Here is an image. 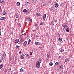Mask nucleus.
Here are the masks:
<instances>
[{"label":"nucleus","instance_id":"f257e3e1","mask_svg":"<svg viewBox=\"0 0 74 74\" xmlns=\"http://www.w3.org/2000/svg\"><path fill=\"white\" fill-rule=\"evenodd\" d=\"M40 63H41V62L37 61L36 63V66L38 68H40Z\"/></svg>","mask_w":74,"mask_h":74},{"label":"nucleus","instance_id":"f03ea898","mask_svg":"<svg viewBox=\"0 0 74 74\" xmlns=\"http://www.w3.org/2000/svg\"><path fill=\"white\" fill-rule=\"evenodd\" d=\"M62 26L64 28L63 30L64 31H65L66 29V28L67 27V25L64 23H62Z\"/></svg>","mask_w":74,"mask_h":74},{"label":"nucleus","instance_id":"7ed1b4c3","mask_svg":"<svg viewBox=\"0 0 74 74\" xmlns=\"http://www.w3.org/2000/svg\"><path fill=\"white\" fill-rule=\"evenodd\" d=\"M25 56V55L24 54H22V55L21 56L20 58L21 59H23Z\"/></svg>","mask_w":74,"mask_h":74},{"label":"nucleus","instance_id":"20e7f679","mask_svg":"<svg viewBox=\"0 0 74 74\" xmlns=\"http://www.w3.org/2000/svg\"><path fill=\"white\" fill-rule=\"evenodd\" d=\"M35 44L36 45H40V43L36 42L35 43Z\"/></svg>","mask_w":74,"mask_h":74},{"label":"nucleus","instance_id":"39448f33","mask_svg":"<svg viewBox=\"0 0 74 74\" xmlns=\"http://www.w3.org/2000/svg\"><path fill=\"white\" fill-rule=\"evenodd\" d=\"M21 26V23H17V27H20Z\"/></svg>","mask_w":74,"mask_h":74},{"label":"nucleus","instance_id":"423d86ee","mask_svg":"<svg viewBox=\"0 0 74 74\" xmlns=\"http://www.w3.org/2000/svg\"><path fill=\"white\" fill-rule=\"evenodd\" d=\"M5 17L0 18V20H5Z\"/></svg>","mask_w":74,"mask_h":74},{"label":"nucleus","instance_id":"0eeeda50","mask_svg":"<svg viewBox=\"0 0 74 74\" xmlns=\"http://www.w3.org/2000/svg\"><path fill=\"white\" fill-rule=\"evenodd\" d=\"M69 61V58H67L65 60V62H67Z\"/></svg>","mask_w":74,"mask_h":74},{"label":"nucleus","instance_id":"6e6552de","mask_svg":"<svg viewBox=\"0 0 74 74\" xmlns=\"http://www.w3.org/2000/svg\"><path fill=\"white\" fill-rule=\"evenodd\" d=\"M27 42L26 41H25V42H24L23 44V46H26L27 45Z\"/></svg>","mask_w":74,"mask_h":74},{"label":"nucleus","instance_id":"1a4fd4ad","mask_svg":"<svg viewBox=\"0 0 74 74\" xmlns=\"http://www.w3.org/2000/svg\"><path fill=\"white\" fill-rule=\"evenodd\" d=\"M19 40L18 39H16L15 40V43L16 44H17V43H18V42H19Z\"/></svg>","mask_w":74,"mask_h":74},{"label":"nucleus","instance_id":"9d476101","mask_svg":"<svg viewBox=\"0 0 74 74\" xmlns=\"http://www.w3.org/2000/svg\"><path fill=\"white\" fill-rule=\"evenodd\" d=\"M36 16H40V15H41V14L39 12L36 13Z\"/></svg>","mask_w":74,"mask_h":74},{"label":"nucleus","instance_id":"9b49d317","mask_svg":"<svg viewBox=\"0 0 74 74\" xmlns=\"http://www.w3.org/2000/svg\"><path fill=\"white\" fill-rule=\"evenodd\" d=\"M3 55L4 58H6V54L5 53H3Z\"/></svg>","mask_w":74,"mask_h":74},{"label":"nucleus","instance_id":"f8f14e48","mask_svg":"<svg viewBox=\"0 0 74 74\" xmlns=\"http://www.w3.org/2000/svg\"><path fill=\"white\" fill-rule=\"evenodd\" d=\"M47 18V17H46V14H45L43 16V19L44 20H45V18Z\"/></svg>","mask_w":74,"mask_h":74},{"label":"nucleus","instance_id":"ddd939ff","mask_svg":"<svg viewBox=\"0 0 74 74\" xmlns=\"http://www.w3.org/2000/svg\"><path fill=\"white\" fill-rule=\"evenodd\" d=\"M23 41H24V40H23V39H21L20 40L19 42H20V43H22V42H23Z\"/></svg>","mask_w":74,"mask_h":74},{"label":"nucleus","instance_id":"4468645a","mask_svg":"<svg viewBox=\"0 0 74 74\" xmlns=\"http://www.w3.org/2000/svg\"><path fill=\"white\" fill-rule=\"evenodd\" d=\"M24 70L23 69H20V72H22V73H23V72H24Z\"/></svg>","mask_w":74,"mask_h":74},{"label":"nucleus","instance_id":"2eb2a0df","mask_svg":"<svg viewBox=\"0 0 74 74\" xmlns=\"http://www.w3.org/2000/svg\"><path fill=\"white\" fill-rule=\"evenodd\" d=\"M58 6H59V4L58 3H56L55 5V7L57 8V7H58Z\"/></svg>","mask_w":74,"mask_h":74},{"label":"nucleus","instance_id":"dca6fc26","mask_svg":"<svg viewBox=\"0 0 74 74\" xmlns=\"http://www.w3.org/2000/svg\"><path fill=\"white\" fill-rule=\"evenodd\" d=\"M27 19H28V21L30 22H31L32 21V20L31 19H30V18H27Z\"/></svg>","mask_w":74,"mask_h":74},{"label":"nucleus","instance_id":"f3484780","mask_svg":"<svg viewBox=\"0 0 74 74\" xmlns=\"http://www.w3.org/2000/svg\"><path fill=\"white\" fill-rule=\"evenodd\" d=\"M30 42H31V40H30V39H29L28 40V44H30Z\"/></svg>","mask_w":74,"mask_h":74},{"label":"nucleus","instance_id":"a211bd4d","mask_svg":"<svg viewBox=\"0 0 74 74\" xmlns=\"http://www.w3.org/2000/svg\"><path fill=\"white\" fill-rule=\"evenodd\" d=\"M27 10L26 9H24V10H23V12H27Z\"/></svg>","mask_w":74,"mask_h":74},{"label":"nucleus","instance_id":"6ab92c4d","mask_svg":"<svg viewBox=\"0 0 74 74\" xmlns=\"http://www.w3.org/2000/svg\"><path fill=\"white\" fill-rule=\"evenodd\" d=\"M58 41H62V39L61 38H60L58 39Z\"/></svg>","mask_w":74,"mask_h":74},{"label":"nucleus","instance_id":"aec40b11","mask_svg":"<svg viewBox=\"0 0 74 74\" xmlns=\"http://www.w3.org/2000/svg\"><path fill=\"white\" fill-rule=\"evenodd\" d=\"M3 64H1L0 65V69H1L3 67Z\"/></svg>","mask_w":74,"mask_h":74},{"label":"nucleus","instance_id":"412c9836","mask_svg":"<svg viewBox=\"0 0 74 74\" xmlns=\"http://www.w3.org/2000/svg\"><path fill=\"white\" fill-rule=\"evenodd\" d=\"M16 4L18 6L19 5H20V3H19V2H17Z\"/></svg>","mask_w":74,"mask_h":74},{"label":"nucleus","instance_id":"4be33fe9","mask_svg":"<svg viewBox=\"0 0 74 74\" xmlns=\"http://www.w3.org/2000/svg\"><path fill=\"white\" fill-rule=\"evenodd\" d=\"M6 14V13H5V12L4 11V12H3V15H5Z\"/></svg>","mask_w":74,"mask_h":74},{"label":"nucleus","instance_id":"5701e85b","mask_svg":"<svg viewBox=\"0 0 74 74\" xmlns=\"http://www.w3.org/2000/svg\"><path fill=\"white\" fill-rule=\"evenodd\" d=\"M43 24H44V23L42 22L40 23V25H41V26H42Z\"/></svg>","mask_w":74,"mask_h":74},{"label":"nucleus","instance_id":"b1692460","mask_svg":"<svg viewBox=\"0 0 74 74\" xmlns=\"http://www.w3.org/2000/svg\"><path fill=\"white\" fill-rule=\"evenodd\" d=\"M50 66H52L53 65V63L52 62H50L49 64Z\"/></svg>","mask_w":74,"mask_h":74},{"label":"nucleus","instance_id":"393cba45","mask_svg":"<svg viewBox=\"0 0 74 74\" xmlns=\"http://www.w3.org/2000/svg\"><path fill=\"white\" fill-rule=\"evenodd\" d=\"M4 1V0H0V3H1L2 2H3Z\"/></svg>","mask_w":74,"mask_h":74},{"label":"nucleus","instance_id":"a878e982","mask_svg":"<svg viewBox=\"0 0 74 74\" xmlns=\"http://www.w3.org/2000/svg\"><path fill=\"white\" fill-rule=\"evenodd\" d=\"M25 36V34H22V35H21V38H22V37H23V36Z\"/></svg>","mask_w":74,"mask_h":74},{"label":"nucleus","instance_id":"bb28decb","mask_svg":"<svg viewBox=\"0 0 74 74\" xmlns=\"http://www.w3.org/2000/svg\"><path fill=\"white\" fill-rule=\"evenodd\" d=\"M58 62H56L55 63V65H58L59 64L58 63Z\"/></svg>","mask_w":74,"mask_h":74},{"label":"nucleus","instance_id":"cd10ccee","mask_svg":"<svg viewBox=\"0 0 74 74\" xmlns=\"http://www.w3.org/2000/svg\"><path fill=\"white\" fill-rule=\"evenodd\" d=\"M8 70V69H5L4 70V71L5 72V73H7V71Z\"/></svg>","mask_w":74,"mask_h":74},{"label":"nucleus","instance_id":"c85d7f7f","mask_svg":"<svg viewBox=\"0 0 74 74\" xmlns=\"http://www.w3.org/2000/svg\"><path fill=\"white\" fill-rule=\"evenodd\" d=\"M66 32H69V28H67L66 29Z\"/></svg>","mask_w":74,"mask_h":74},{"label":"nucleus","instance_id":"c756f323","mask_svg":"<svg viewBox=\"0 0 74 74\" xmlns=\"http://www.w3.org/2000/svg\"><path fill=\"white\" fill-rule=\"evenodd\" d=\"M34 24H35L34 25V26H35V27H37L38 26V24H36V23H35Z\"/></svg>","mask_w":74,"mask_h":74},{"label":"nucleus","instance_id":"7c9ffc66","mask_svg":"<svg viewBox=\"0 0 74 74\" xmlns=\"http://www.w3.org/2000/svg\"><path fill=\"white\" fill-rule=\"evenodd\" d=\"M32 1L33 2H36L37 1V0H32Z\"/></svg>","mask_w":74,"mask_h":74},{"label":"nucleus","instance_id":"2f4dec72","mask_svg":"<svg viewBox=\"0 0 74 74\" xmlns=\"http://www.w3.org/2000/svg\"><path fill=\"white\" fill-rule=\"evenodd\" d=\"M26 3L27 4H30V3L28 2H26Z\"/></svg>","mask_w":74,"mask_h":74},{"label":"nucleus","instance_id":"473e14b6","mask_svg":"<svg viewBox=\"0 0 74 74\" xmlns=\"http://www.w3.org/2000/svg\"><path fill=\"white\" fill-rule=\"evenodd\" d=\"M16 48H19L20 47V46H18V45H16Z\"/></svg>","mask_w":74,"mask_h":74},{"label":"nucleus","instance_id":"72a5a7b5","mask_svg":"<svg viewBox=\"0 0 74 74\" xmlns=\"http://www.w3.org/2000/svg\"><path fill=\"white\" fill-rule=\"evenodd\" d=\"M19 15H17L16 16V18H19Z\"/></svg>","mask_w":74,"mask_h":74},{"label":"nucleus","instance_id":"f704fd0d","mask_svg":"<svg viewBox=\"0 0 74 74\" xmlns=\"http://www.w3.org/2000/svg\"><path fill=\"white\" fill-rule=\"evenodd\" d=\"M25 7H27V4H25Z\"/></svg>","mask_w":74,"mask_h":74},{"label":"nucleus","instance_id":"c9c22d12","mask_svg":"<svg viewBox=\"0 0 74 74\" xmlns=\"http://www.w3.org/2000/svg\"><path fill=\"white\" fill-rule=\"evenodd\" d=\"M15 59L17 60L18 59V57H15Z\"/></svg>","mask_w":74,"mask_h":74},{"label":"nucleus","instance_id":"e433bc0d","mask_svg":"<svg viewBox=\"0 0 74 74\" xmlns=\"http://www.w3.org/2000/svg\"><path fill=\"white\" fill-rule=\"evenodd\" d=\"M59 69H62V67H61V66H59Z\"/></svg>","mask_w":74,"mask_h":74},{"label":"nucleus","instance_id":"4c0bfd02","mask_svg":"<svg viewBox=\"0 0 74 74\" xmlns=\"http://www.w3.org/2000/svg\"><path fill=\"white\" fill-rule=\"evenodd\" d=\"M1 29H0V36H1Z\"/></svg>","mask_w":74,"mask_h":74},{"label":"nucleus","instance_id":"58836bf2","mask_svg":"<svg viewBox=\"0 0 74 74\" xmlns=\"http://www.w3.org/2000/svg\"><path fill=\"white\" fill-rule=\"evenodd\" d=\"M41 59L40 58L39 59V60L38 61V62H41Z\"/></svg>","mask_w":74,"mask_h":74},{"label":"nucleus","instance_id":"ea45409f","mask_svg":"<svg viewBox=\"0 0 74 74\" xmlns=\"http://www.w3.org/2000/svg\"><path fill=\"white\" fill-rule=\"evenodd\" d=\"M26 56H27V58H29V55L28 54H27L26 55Z\"/></svg>","mask_w":74,"mask_h":74},{"label":"nucleus","instance_id":"a19ab883","mask_svg":"<svg viewBox=\"0 0 74 74\" xmlns=\"http://www.w3.org/2000/svg\"><path fill=\"white\" fill-rule=\"evenodd\" d=\"M64 51V49H62L61 51V52H63Z\"/></svg>","mask_w":74,"mask_h":74},{"label":"nucleus","instance_id":"79ce46f5","mask_svg":"<svg viewBox=\"0 0 74 74\" xmlns=\"http://www.w3.org/2000/svg\"><path fill=\"white\" fill-rule=\"evenodd\" d=\"M58 22V20H55V21H54V22L55 23H56V22Z\"/></svg>","mask_w":74,"mask_h":74},{"label":"nucleus","instance_id":"37998d69","mask_svg":"<svg viewBox=\"0 0 74 74\" xmlns=\"http://www.w3.org/2000/svg\"><path fill=\"white\" fill-rule=\"evenodd\" d=\"M47 56L48 58H49V55L47 54Z\"/></svg>","mask_w":74,"mask_h":74},{"label":"nucleus","instance_id":"c03bdc74","mask_svg":"<svg viewBox=\"0 0 74 74\" xmlns=\"http://www.w3.org/2000/svg\"><path fill=\"white\" fill-rule=\"evenodd\" d=\"M30 55H32V52H30Z\"/></svg>","mask_w":74,"mask_h":74},{"label":"nucleus","instance_id":"a18cd8bd","mask_svg":"<svg viewBox=\"0 0 74 74\" xmlns=\"http://www.w3.org/2000/svg\"><path fill=\"white\" fill-rule=\"evenodd\" d=\"M3 62V60L0 59V63H1Z\"/></svg>","mask_w":74,"mask_h":74},{"label":"nucleus","instance_id":"49530a36","mask_svg":"<svg viewBox=\"0 0 74 74\" xmlns=\"http://www.w3.org/2000/svg\"><path fill=\"white\" fill-rule=\"evenodd\" d=\"M58 37H59V38L60 37V34H59L58 35Z\"/></svg>","mask_w":74,"mask_h":74},{"label":"nucleus","instance_id":"de8ad7c7","mask_svg":"<svg viewBox=\"0 0 74 74\" xmlns=\"http://www.w3.org/2000/svg\"><path fill=\"white\" fill-rule=\"evenodd\" d=\"M19 53H20V54H21V53H22V52H21V51H19Z\"/></svg>","mask_w":74,"mask_h":74},{"label":"nucleus","instance_id":"09e8293b","mask_svg":"<svg viewBox=\"0 0 74 74\" xmlns=\"http://www.w3.org/2000/svg\"><path fill=\"white\" fill-rule=\"evenodd\" d=\"M1 59L2 60H4V58H3V57H2L1 58Z\"/></svg>","mask_w":74,"mask_h":74},{"label":"nucleus","instance_id":"8fccbe9b","mask_svg":"<svg viewBox=\"0 0 74 74\" xmlns=\"http://www.w3.org/2000/svg\"><path fill=\"white\" fill-rule=\"evenodd\" d=\"M35 31V30L33 29L32 30L33 32H34Z\"/></svg>","mask_w":74,"mask_h":74},{"label":"nucleus","instance_id":"3c124183","mask_svg":"<svg viewBox=\"0 0 74 74\" xmlns=\"http://www.w3.org/2000/svg\"><path fill=\"white\" fill-rule=\"evenodd\" d=\"M36 37H38V35H36Z\"/></svg>","mask_w":74,"mask_h":74},{"label":"nucleus","instance_id":"603ef678","mask_svg":"<svg viewBox=\"0 0 74 74\" xmlns=\"http://www.w3.org/2000/svg\"><path fill=\"white\" fill-rule=\"evenodd\" d=\"M36 30H38V27H37L36 28Z\"/></svg>","mask_w":74,"mask_h":74},{"label":"nucleus","instance_id":"864d4df0","mask_svg":"<svg viewBox=\"0 0 74 74\" xmlns=\"http://www.w3.org/2000/svg\"><path fill=\"white\" fill-rule=\"evenodd\" d=\"M42 5H43V6H45V5L44 4H43Z\"/></svg>","mask_w":74,"mask_h":74},{"label":"nucleus","instance_id":"5fc2aeb1","mask_svg":"<svg viewBox=\"0 0 74 74\" xmlns=\"http://www.w3.org/2000/svg\"><path fill=\"white\" fill-rule=\"evenodd\" d=\"M1 9V6H0V10Z\"/></svg>","mask_w":74,"mask_h":74},{"label":"nucleus","instance_id":"6e6d98bb","mask_svg":"<svg viewBox=\"0 0 74 74\" xmlns=\"http://www.w3.org/2000/svg\"><path fill=\"white\" fill-rule=\"evenodd\" d=\"M13 73L14 74H16V73L15 72H14Z\"/></svg>","mask_w":74,"mask_h":74},{"label":"nucleus","instance_id":"4d7b16f0","mask_svg":"<svg viewBox=\"0 0 74 74\" xmlns=\"http://www.w3.org/2000/svg\"><path fill=\"white\" fill-rule=\"evenodd\" d=\"M59 58H61V56H59Z\"/></svg>","mask_w":74,"mask_h":74},{"label":"nucleus","instance_id":"13d9d810","mask_svg":"<svg viewBox=\"0 0 74 74\" xmlns=\"http://www.w3.org/2000/svg\"><path fill=\"white\" fill-rule=\"evenodd\" d=\"M15 20L16 21H17V19H15Z\"/></svg>","mask_w":74,"mask_h":74},{"label":"nucleus","instance_id":"bf43d9fd","mask_svg":"<svg viewBox=\"0 0 74 74\" xmlns=\"http://www.w3.org/2000/svg\"><path fill=\"white\" fill-rule=\"evenodd\" d=\"M57 1H58V0H56Z\"/></svg>","mask_w":74,"mask_h":74},{"label":"nucleus","instance_id":"052dcab7","mask_svg":"<svg viewBox=\"0 0 74 74\" xmlns=\"http://www.w3.org/2000/svg\"><path fill=\"white\" fill-rule=\"evenodd\" d=\"M1 54V53L0 52V55Z\"/></svg>","mask_w":74,"mask_h":74},{"label":"nucleus","instance_id":"680f3d73","mask_svg":"<svg viewBox=\"0 0 74 74\" xmlns=\"http://www.w3.org/2000/svg\"><path fill=\"white\" fill-rule=\"evenodd\" d=\"M53 25H54V24H53Z\"/></svg>","mask_w":74,"mask_h":74},{"label":"nucleus","instance_id":"e2e57ef3","mask_svg":"<svg viewBox=\"0 0 74 74\" xmlns=\"http://www.w3.org/2000/svg\"><path fill=\"white\" fill-rule=\"evenodd\" d=\"M48 74V73H46V74Z\"/></svg>","mask_w":74,"mask_h":74},{"label":"nucleus","instance_id":"0e129e2a","mask_svg":"<svg viewBox=\"0 0 74 74\" xmlns=\"http://www.w3.org/2000/svg\"><path fill=\"white\" fill-rule=\"evenodd\" d=\"M18 21H19V19H18Z\"/></svg>","mask_w":74,"mask_h":74}]
</instances>
